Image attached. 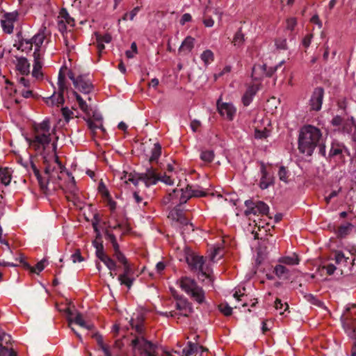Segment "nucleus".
<instances>
[{"label":"nucleus","instance_id":"nucleus-1","mask_svg":"<svg viewBox=\"0 0 356 356\" xmlns=\"http://www.w3.org/2000/svg\"><path fill=\"white\" fill-rule=\"evenodd\" d=\"M33 130V138H26V140L31 148L42 156L43 163L45 165L44 172L47 175H50L55 170V166L52 167L50 164L49 154L47 152V149L51 142L49 120H44L40 123L35 124Z\"/></svg>","mask_w":356,"mask_h":356},{"label":"nucleus","instance_id":"nucleus-2","mask_svg":"<svg viewBox=\"0 0 356 356\" xmlns=\"http://www.w3.org/2000/svg\"><path fill=\"white\" fill-rule=\"evenodd\" d=\"M316 148H318L320 155L326 156L325 145L321 130L312 125L304 126L300 129L298 137L300 152L310 156Z\"/></svg>","mask_w":356,"mask_h":356},{"label":"nucleus","instance_id":"nucleus-3","mask_svg":"<svg viewBox=\"0 0 356 356\" xmlns=\"http://www.w3.org/2000/svg\"><path fill=\"white\" fill-rule=\"evenodd\" d=\"M144 321L145 318L142 314H138L136 318H131L129 322L130 325L138 335L131 340L130 345L133 349L140 350L142 356H158L156 345L147 340L144 337ZM165 356L172 355L165 353Z\"/></svg>","mask_w":356,"mask_h":356},{"label":"nucleus","instance_id":"nucleus-4","mask_svg":"<svg viewBox=\"0 0 356 356\" xmlns=\"http://www.w3.org/2000/svg\"><path fill=\"white\" fill-rule=\"evenodd\" d=\"M63 68L61 67L59 73H58V97H56V90L54 91L53 94L47 97L44 98V102L48 106H59L60 105H63L65 103V98H64V92L65 91L68 92V87L66 84V79L65 73L63 72Z\"/></svg>","mask_w":356,"mask_h":356},{"label":"nucleus","instance_id":"nucleus-5","mask_svg":"<svg viewBox=\"0 0 356 356\" xmlns=\"http://www.w3.org/2000/svg\"><path fill=\"white\" fill-rule=\"evenodd\" d=\"M180 286L199 304L204 302V291L194 280L188 277H184L180 280Z\"/></svg>","mask_w":356,"mask_h":356},{"label":"nucleus","instance_id":"nucleus-6","mask_svg":"<svg viewBox=\"0 0 356 356\" xmlns=\"http://www.w3.org/2000/svg\"><path fill=\"white\" fill-rule=\"evenodd\" d=\"M139 179L143 180L147 186L156 184L159 181L170 186L174 184V181L170 177L166 175L163 176L160 175L152 167L148 168L145 172L140 174Z\"/></svg>","mask_w":356,"mask_h":356},{"label":"nucleus","instance_id":"nucleus-7","mask_svg":"<svg viewBox=\"0 0 356 356\" xmlns=\"http://www.w3.org/2000/svg\"><path fill=\"white\" fill-rule=\"evenodd\" d=\"M246 209L244 211L245 216L252 215L268 216L269 207L267 204L260 200H254L252 199L245 201Z\"/></svg>","mask_w":356,"mask_h":356},{"label":"nucleus","instance_id":"nucleus-8","mask_svg":"<svg viewBox=\"0 0 356 356\" xmlns=\"http://www.w3.org/2000/svg\"><path fill=\"white\" fill-rule=\"evenodd\" d=\"M335 263L341 268V274L351 273L355 264L356 258L350 259L345 253L337 251L334 254Z\"/></svg>","mask_w":356,"mask_h":356},{"label":"nucleus","instance_id":"nucleus-9","mask_svg":"<svg viewBox=\"0 0 356 356\" xmlns=\"http://www.w3.org/2000/svg\"><path fill=\"white\" fill-rule=\"evenodd\" d=\"M186 261L193 270H198L200 276L209 278V275L204 269V259L203 257L189 254L186 257Z\"/></svg>","mask_w":356,"mask_h":356},{"label":"nucleus","instance_id":"nucleus-10","mask_svg":"<svg viewBox=\"0 0 356 356\" xmlns=\"http://www.w3.org/2000/svg\"><path fill=\"white\" fill-rule=\"evenodd\" d=\"M49 34V32L47 30V28L42 26L38 33L31 39L26 40V44L29 45V49H32L33 44H34L35 47L34 52L40 53L41 45Z\"/></svg>","mask_w":356,"mask_h":356},{"label":"nucleus","instance_id":"nucleus-11","mask_svg":"<svg viewBox=\"0 0 356 356\" xmlns=\"http://www.w3.org/2000/svg\"><path fill=\"white\" fill-rule=\"evenodd\" d=\"M122 270V273L118 275V280L120 282L121 285H124L130 289L135 280V278L134 277V270L130 264L128 263L123 265Z\"/></svg>","mask_w":356,"mask_h":356},{"label":"nucleus","instance_id":"nucleus-12","mask_svg":"<svg viewBox=\"0 0 356 356\" xmlns=\"http://www.w3.org/2000/svg\"><path fill=\"white\" fill-rule=\"evenodd\" d=\"M343 327L347 334L355 340L351 350V356H356V319L346 318L343 322Z\"/></svg>","mask_w":356,"mask_h":356},{"label":"nucleus","instance_id":"nucleus-13","mask_svg":"<svg viewBox=\"0 0 356 356\" xmlns=\"http://www.w3.org/2000/svg\"><path fill=\"white\" fill-rule=\"evenodd\" d=\"M72 323H75L79 325L80 327H84L89 330H91L94 328V325L92 324L86 323V322L84 321L83 318V315L81 313H77L74 318H69L68 326L71 328V330L74 332V333L76 334V336L80 341H82L81 335L72 327Z\"/></svg>","mask_w":356,"mask_h":356},{"label":"nucleus","instance_id":"nucleus-14","mask_svg":"<svg viewBox=\"0 0 356 356\" xmlns=\"http://www.w3.org/2000/svg\"><path fill=\"white\" fill-rule=\"evenodd\" d=\"M174 298L177 300L175 307L179 310L180 315L188 317L193 312L191 304L184 297L173 294Z\"/></svg>","mask_w":356,"mask_h":356},{"label":"nucleus","instance_id":"nucleus-15","mask_svg":"<svg viewBox=\"0 0 356 356\" xmlns=\"http://www.w3.org/2000/svg\"><path fill=\"white\" fill-rule=\"evenodd\" d=\"M323 95L324 90L322 88L318 87L314 89L312 97L310 99V106L312 110H321L323 103Z\"/></svg>","mask_w":356,"mask_h":356},{"label":"nucleus","instance_id":"nucleus-16","mask_svg":"<svg viewBox=\"0 0 356 356\" xmlns=\"http://www.w3.org/2000/svg\"><path fill=\"white\" fill-rule=\"evenodd\" d=\"M74 86L84 94H89L93 88L90 80L85 75H79V79L76 81Z\"/></svg>","mask_w":356,"mask_h":356},{"label":"nucleus","instance_id":"nucleus-17","mask_svg":"<svg viewBox=\"0 0 356 356\" xmlns=\"http://www.w3.org/2000/svg\"><path fill=\"white\" fill-rule=\"evenodd\" d=\"M284 63V61L280 62L278 65H277L275 67H267L266 65H254L252 68V76L254 77L255 79H257L256 76L257 72H260L261 74H265L267 76H272L275 72L280 67L282 64Z\"/></svg>","mask_w":356,"mask_h":356},{"label":"nucleus","instance_id":"nucleus-18","mask_svg":"<svg viewBox=\"0 0 356 356\" xmlns=\"http://www.w3.org/2000/svg\"><path fill=\"white\" fill-rule=\"evenodd\" d=\"M217 108L221 116L225 117L229 120H232L236 113V108L229 103H220L217 102Z\"/></svg>","mask_w":356,"mask_h":356},{"label":"nucleus","instance_id":"nucleus-19","mask_svg":"<svg viewBox=\"0 0 356 356\" xmlns=\"http://www.w3.org/2000/svg\"><path fill=\"white\" fill-rule=\"evenodd\" d=\"M182 193H185V188H176L171 193H170L165 199V202L168 203L171 202L172 204H175L177 206H180L186 202H181V197H182Z\"/></svg>","mask_w":356,"mask_h":356},{"label":"nucleus","instance_id":"nucleus-20","mask_svg":"<svg viewBox=\"0 0 356 356\" xmlns=\"http://www.w3.org/2000/svg\"><path fill=\"white\" fill-rule=\"evenodd\" d=\"M95 38V42L97 43V49L99 54L105 49L104 43H109L111 42L112 37L109 33L102 35L100 33L96 31L94 33Z\"/></svg>","mask_w":356,"mask_h":356},{"label":"nucleus","instance_id":"nucleus-21","mask_svg":"<svg viewBox=\"0 0 356 356\" xmlns=\"http://www.w3.org/2000/svg\"><path fill=\"white\" fill-rule=\"evenodd\" d=\"M206 195V193L199 189H193L192 186L187 185L185 188V193H182L181 197V202H187V201L193 197H203Z\"/></svg>","mask_w":356,"mask_h":356},{"label":"nucleus","instance_id":"nucleus-22","mask_svg":"<svg viewBox=\"0 0 356 356\" xmlns=\"http://www.w3.org/2000/svg\"><path fill=\"white\" fill-rule=\"evenodd\" d=\"M21 13L17 10L6 12L0 8V22H15L22 20L19 17Z\"/></svg>","mask_w":356,"mask_h":356},{"label":"nucleus","instance_id":"nucleus-23","mask_svg":"<svg viewBox=\"0 0 356 356\" xmlns=\"http://www.w3.org/2000/svg\"><path fill=\"white\" fill-rule=\"evenodd\" d=\"M16 69L22 75H28L30 72V63L24 57L17 58Z\"/></svg>","mask_w":356,"mask_h":356},{"label":"nucleus","instance_id":"nucleus-24","mask_svg":"<svg viewBox=\"0 0 356 356\" xmlns=\"http://www.w3.org/2000/svg\"><path fill=\"white\" fill-rule=\"evenodd\" d=\"M261 177L259 186L261 189H266L270 185L273 184V178L268 175L264 164L261 167Z\"/></svg>","mask_w":356,"mask_h":356},{"label":"nucleus","instance_id":"nucleus-25","mask_svg":"<svg viewBox=\"0 0 356 356\" xmlns=\"http://www.w3.org/2000/svg\"><path fill=\"white\" fill-rule=\"evenodd\" d=\"M224 15L220 11L216 9H209L207 11V18L204 19L203 22H215L216 21L224 20Z\"/></svg>","mask_w":356,"mask_h":356},{"label":"nucleus","instance_id":"nucleus-26","mask_svg":"<svg viewBox=\"0 0 356 356\" xmlns=\"http://www.w3.org/2000/svg\"><path fill=\"white\" fill-rule=\"evenodd\" d=\"M34 63L32 74L36 78L42 77V74L40 72L42 69V63L40 61V53L33 52Z\"/></svg>","mask_w":356,"mask_h":356},{"label":"nucleus","instance_id":"nucleus-27","mask_svg":"<svg viewBox=\"0 0 356 356\" xmlns=\"http://www.w3.org/2000/svg\"><path fill=\"white\" fill-rule=\"evenodd\" d=\"M92 337L96 340L98 346L104 352L105 356H112L109 346L104 343L103 337L100 334L96 332L92 334Z\"/></svg>","mask_w":356,"mask_h":356},{"label":"nucleus","instance_id":"nucleus-28","mask_svg":"<svg viewBox=\"0 0 356 356\" xmlns=\"http://www.w3.org/2000/svg\"><path fill=\"white\" fill-rule=\"evenodd\" d=\"M195 39L191 36H187L182 42L180 47L179 48V52L188 53L194 47Z\"/></svg>","mask_w":356,"mask_h":356},{"label":"nucleus","instance_id":"nucleus-29","mask_svg":"<svg viewBox=\"0 0 356 356\" xmlns=\"http://www.w3.org/2000/svg\"><path fill=\"white\" fill-rule=\"evenodd\" d=\"M70 96L74 97L79 103V108L85 113H88L89 110V107L86 102L83 99L81 95L76 92L75 90H71L70 92V95H68V98H70Z\"/></svg>","mask_w":356,"mask_h":356},{"label":"nucleus","instance_id":"nucleus-30","mask_svg":"<svg viewBox=\"0 0 356 356\" xmlns=\"http://www.w3.org/2000/svg\"><path fill=\"white\" fill-rule=\"evenodd\" d=\"M11 178V174L8 168H0V180L3 184L9 185Z\"/></svg>","mask_w":356,"mask_h":356},{"label":"nucleus","instance_id":"nucleus-31","mask_svg":"<svg viewBox=\"0 0 356 356\" xmlns=\"http://www.w3.org/2000/svg\"><path fill=\"white\" fill-rule=\"evenodd\" d=\"M279 262L286 265H298L300 262V259L297 254H293L291 256L281 257L279 259Z\"/></svg>","mask_w":356,"mask_h":356},{"label":"nucleus","instance_id":"nucleus-32","mask_svg":"<svg viewBox=\"0 0 356 356\" xmlns=\"http://www.w3.org/2000/svg\"><path fill=\"white\" fill-rule=\"evenodd\" d=\"M161 154V146L159 143H155L151 150V156L149 161L150 163L157 161Z\"/></svg>","mask_w":356,"mask_h":356},{"label":"nucleus","instance_id":"nucleus-33","mask_svg":"<svg viewBox=\"0 0 356 356\" xmlns=\"http://www.w3.org/2000/svg\"><path fill=\"white\" fill-rule=\"evenodd\" d=\"M352 227L353 225L349 222L339 226L336 232L337 236L339 238L345 237L350 233Z\"/></svg>","mask_w":356,"mask_h":356},{"label":"nucleus","instance_id":"nucleus-34","mask_svg":"<svg viewBox=\"0 0 356 356\" xmlns=\"http://www.w3.org/2000/svg\"><path fill=\"white\" fill-rule=\"evenodd\" d=\"M92 245L95 248V254L96 257L100 259L101 258L104 257L105 256L108 255L104 252V245L102 244V242H98L97 240H95L92 241Z\"/></svg>","mask_w":356,"mask_h":356},{"label":"nucleus","instance_id":"nucleus-35","mask_svg":"<svg viewBox=\"0 0 356 356\" xmlns=\"http://www.w3.org/2000/svg\"><path fill=\"white\" fill-rule=\"evenodd\" d=\"M141 173H139V174H137L136 177L135 175H133L132 173H127V172H125L124 176L122 177V179H124V182L126 184H127L128 182H131L133 183L135 186L138 185V181H142L141 179H139V175H140Z\"/></svg>","mask_w":356,"mask_h":356},{"label":"nucleus","instance_id":"nucleus-36","mask_svg":"<svg viewBox=\"0 0 356 356\" xmlns=\"http://www.w3.org/2000/svg\"><path fill=\"white\" fill-rule=\"evenodd\" d=\"M99 260L106 265L108 270H116L118 268L117 264L115 261L113 259H111L108 255H106L104 257L101 258Z\"/></svg>","mask_w":356,"mask_h":356},{"label":"nucleus","instance_id":"nucleus-37","mask_svg":"<svg viewBox=\"0 0 356 356\" xmlns=\"http://www.w3.org/2000/svg\"><path fill=\"white\" fill-rule=\"evenodd\" d=\"M254 95L255 92L254 91L253 88H250L246 90L242 97V101L244 106H247L251 103L252 97Z\"/></svg>","mask_w":356,"mask_h":356},{"label":"nucleus","instance_id":"nucleus-38","mask_svg":"<svg viewBox=\"0 0 356 356\" xmlns=\"http://www.w3.org/2000/svg\"><path fill=\"white\" fill-rule=\"evenodd\" d=\"M343 146L338 143H332L330 150L329 152V156H334L342 153Z\"/></svg>","mask_w":356,"mask_h":356},{"label":"nucleus","instance_id":"nucleus-39","mask_svg":"<svg viewBox=\"0 0 356 356\" xmlns=\"http://www.w3.org/2000/svg\"><path fill=\"white\" fill-rule=\"evenodd\" d=\"M113 257L123 266L128 264V260L122 252L120 250V246L117 249H113Z\"/></svg>","mask_w":356,"mask_h":356},{"label":"nucleus","instance_id":"nucleus-40","mask_svg":"<svg viewBox=\"0 0 356 356\" xmlns=\"http://www.w3.org/2000/svg\"><path fill=\"white\" fill-rule=\"evenodd\" d=\"M113 257L123 266L128 264V260L122 252L120 250V246L117 249H113Z\"/></svg>","mask_w":356,"mask_h":356},{"label":"nucleus","instance_id":"nucleus-41","mask_svg":"<svg viewBox=\"0 0 356 356\" xmlns=\"http://www.w3.org/2000/svg\"><path fill=\"white\" fill-rule=\"evenodd\" d=\"M58 18L60 19L58 20V22H64L65 19V22H74V19L71 17L67 10L65 8H62L59 12Z\"/></svg>","mask_w":356,"mask_h":356},{"label":"nucleus","instance_id":"nucleus-42","mask_svg":"<svg viewBox=\"0 0 356 356\" xmlns=\"http://www.w3.org/2000/svg\"><path fill=\"white\" fill-rule=\"evenodd\" d=\"M0 356H17V353L13 348L0 343Z\"/></svg>","mask_w":356,"mask_h":356},{"label":"nucleus","instance_id":"nucleus-43","mask_svg":"<svg viewBox=\"0 0 356 356\" xmlns=\"http://www.w3.org/2000/svg\"><path fill=\"white\" fill-rule=\"evenodd\" d=\"M201 59L205 65L210 64L213 60V54L211 50H205L201 54Z\"/></svg>","mask_w":356,"mask_h":356},{"label":"nucleus","instance_id":"nucleus-44","mask_svg":"<svg viewBox=\"0 0 356 356\" xmlns=\"http://www.w3.org/2000/svg\"><path fill=\"white\" fill-rule=\"evenodd\" d=\"M197 344L189 341L188 343V346L183 349V353L184 354L185 356H191L197 351Z\"/></svg>","mask_w":356,"mask_h":356},{"label":"nucleus","instance_id":"nucleus-45","mask_svg":"<svg viewBox=\"0 0 356 356\" xmlns=\"http://www.w3.org/2000/svg\"><path fill=\"white\" fill-rule=\"evenodd\" d=\"M214 154L211 150L202 151L200 154V159L207 163H211L213 160Z\"/></svg>","mask_w":356,"mask_h":356},{"label":"nucleus","instance_id":"nucleus-46","mask_svg":"<svg viewBox=\"0 0 356 356\" xmlns=\"http://www.w3.org/2000/svg\"><path fill=\"white\" fill-rule=\"evenodd\" d=\"M274 273L277 277H282V276L289 274V270L284 266L279 264L275 267Z\"/></svg>","mask_w":356,"mask_h":356},{"label":"nucleus","instance_id":"nucleus-47","mask_svg":"<svg viewBox=\"0 0 356 356\" xmlns=\"http://www.w3.org/2000/svg\"><path fill=\"white\" fill-rule=\"evenodd\" d=\"M218 309L225 316H229L232 314V308L226 302L220 303Z\"/></svg>","mask_w":356,"mask_h":356},{"label":"nucleus","instance_id":"nucleus-48","mask_svg":"<svg viewBox=\"0 0 356 356\" xmlns=\"http://www.w3.org/2000/svg\"><path fill=\"white\" fill-rule=\"evenodd\" d=\"M105 238L106 240L111 242L113 249H117L118 246H119V244L118 243L116 237L113 234L106 230L105 232Z\"/></svg>","mask_w":356,"mask_h":356},{"label":"nucleus","instance_id":"nucleus-49","mask_svg":"<svg viewBox=\"0 0 356 356\" xmlns=\"http://www.w3.org/2000/svg\"><path fill=\"white\" fill-rule=\"evenodd\" d=\"M278 176H279V179L281 181H282L285 183L288 182L289 172L284 166H281L280 168V170L278 171Z\"/></svg>","mask_w":356,"mask_h":356},{"label":"nucleus","instance_id":"nucleus-50","mask_svg":"<svg viewBox=\"0 0 356 356\" xmlns=\"http://www.w3.org/2000/svg\"><path fill=\"white\" fill-rule=\"evenodd\" d=\"M244 40V35L241 32V29H240L235 34L233 43L235 46H239L243 43Z\"/></svg>","mask_w":356,"mask_h":356},{"label":"nucleus","instance_id":"nucleus-51","mask_svg":"<svg viewBox=\"0 0 356 356\" xmlns=\"http://www.w3.org/2000/svg\"><path fill=\"white\" fill-rule=\"evenodd\" d=\"M284 305H285V308H284V311H282V309L284 307V304L282 302V300L280 299L277 298L275 300V307L277 310H280V315H284V312L289 309V305L287 303H284Z\"/></svg>","mask_w":356,"mask_h":356},{"label":"nucleus","instance_id":"nucleus-52","mask_svg":"<svg viewBox=\"0 0 356 356\" xmlns=\"http://www.w3.org/2000/svg\"><path fill=\"white\" fill-rule=\"evenodd\" d=\"M140 10V8L139 6L135 7L129 13H125L122 17V19L124 21L133 20L134 16L138 14Z\"/></svg>","mask_w":356,"mask_h":356},{"label":"nucleus","instance_id":"nucleus-53","mask_svg":"<svg viewBox=\"0 0 356 356\" xmlns=\"http://www.w3.org/2000/svg\"><path fill=\"white\" fill-rule=\"evenodd\" d=\"M46 262L45 259L41 260L40 261L38 262L37 264L35 266V267H32L31 269H29L31 273H38L43 270L44 268V263Z\"/></svg>","mask_w":356,"mask_h":356},{"label":"nucleus","instance_id":"nucleus-54","mask_svg":"<svg viewBox=\"0 0 356 356\" xmlns=\"http://www.w3.org/2000/svg\"><path fill=\"white\" fill-rule=\"evenodd\" d=\"M37 179H38V184L40 185V189L44 192V193H47V184H48V181L45 180L42 176L40 174L39 176H35Z\"/></svg>","mask_w":356,"mask_h":356},{"label":"nucleus","instance_id":"nucleus-55","mask_svg":"<svg viewBox=\"0 0 356 356\" xmlns=\"http://www.w3.org/2000/svg\"><path fill=\"white\" fill-rule=\"evenodd\" d=\"M62 115L65 119V120L68 122L72 118V115H73V112L70 110L67 107H63L61 109Z\"/></svg>","mask_w":356,"mask_h":356},{"label":"nucleus","instance_id":"nucleus-56","mask_svg":"<svg viewBox=\"0 0 356 356\" xmlns=\"http://www.w3.org/2000/svg\"><path fill=\"white\" fill-rule=\"evenodd\" d=\"M275 45L277 49H281V50H286L287 49V44H286V39H282L278 38L275 40Z\"/></svg>","mask_w":356,"mask_h":356},{"label":"nucleus","instance_id":"nucleus-57","mask_svg":"<svg viewBox=\"0 0 356 356\" xmlns=\"http://www.w3.org/2000/svg\"><path fill=\"white\" fill-rule=\"evenodd\" d=\"M137 53V45L136 42H132L131 45V49L126 51L125 54L128 58H132L134 55Z\"/></svg>","mask_w":356,"mask_h":356},{"label":"nucleus","instance_id":"nucleus-58","mask_svg":"<svg viewBox=\"0 0 356 356\" xmlns=\"http://www.w3.org/2000/svg\"><path fill=\"white\" fill-rule=\"evenodd\" d=\"M88 128L92 131H95L97 129H100L102 131H105V129L102 125L98 126L95 122H93L90 119L86 120Z\"/></svg>","mask_w":356,"mask_h":356},{"label":"nucleus","instance_id":"nucleus-59","mask_svg":"<svg viewBox=\"0 0 356 356\" xmlns=\"http://www.w3.org/2000/svg\"><path fill=\"white\" fill-rule=\"evenodd\" d=\"M304 297L307 301L310 302L313 305L320 306L322 304V302L316 299V298L312 294H305Z\"/></svg>","mask_w":356,"mask_h":356},{"label":"nucleus","instance_id":"nucleus-60","mask_svg":"<svg viewBox=\"0 0 356 356\" xmlns=\"http://www.w3.org/2000/svg\"><path fill=\"white\" fill-rule=\"evenodd\" d=\"M22 35V32L19 31L17 34V38L19 40V47L18 49L22 48V51L28 50L30 51L31 49H29V45L26 44V40H28L27 39H20Z\"/></svg>","mask_w":356,"mask_h":356},{"label":"nucleus","instance_id":"nucleus-61","mask_svg":"<svg viewBox=\"0 0 356 356\" xmlns=\"http://www.w3.org/2000/svg\"><path fill=\"white\" fill-rule=\"evenodd\" d=\"M73 263L81 262L83 261V257L81 256L80 250L77 249L71 256Z\"/></svg>","mask_w":356,"mask_h":356},{"label":"nucleus","instance_id":"nucleus-62","mask_svg":"<svg viewBox=\"0 0 356 356\" xmlns=\"http://www.w3.org/2000/svg\"><path fill=\"white\" fill-rule=\"evenodd\" d=\"M75 26V24H58L59 31L64 35L65 32H67V26L70 29H73Z\"/></svg>","mask_w":356,"mask_h":356},{"label":"nucleus","instance_id":"nucleus-63","mask_svg":"<svg viewBox=\"0 0 356 356\" xmlns=\"http://www.w3.org/2000/svg\"><path fill=\"white\" fill-rule=\"evenodd\" d=\"M11 336L5 332L1 333V343H5L6 345L10 343Z\"/></svg>","mask_w":356,"mask_h":356},{"label":"nucleus","instance_id":"nucleus-64","mask_svg":"<svg viewBox=\"0 0 356 356\" xmlns=\"http://www.w3.org/2000/svg\"><path fill=\"white\" fill-rule=\"evenodd\" d=\"M312 38H313V35L312 34H307L303 38V40H302V45L305 48H307L310 45Z\"/></svg>","mask_w":356,"mask_h":356}]
</instances>
